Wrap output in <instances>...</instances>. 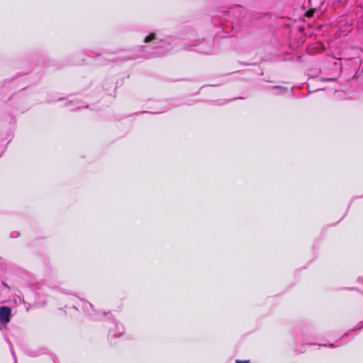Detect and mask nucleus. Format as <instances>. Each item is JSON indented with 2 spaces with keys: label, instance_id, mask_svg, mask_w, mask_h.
I'll use <instances>...</instances> for the list:
<instances>
[{
  "label": "nucleus",
  "instance_id": "nucleus-2",
  "mask_svg": "<svg viewBox=\"0 0 363 363\" xmlns=\"http://www.w3.org/2000/svg\"><path fill=\"white\" fill-rule=\"evenodd\" d=\"M156 38L155 33H151L145 38V43H148Z\"/></svg>",
  "mask_w": 363,
  "mask_h": 363
},
{
  "label": "nucleus",
  "instance_id": "nucleus-6",
  "mask_svg": "<svg viewBox=\"0 0 363 363\" xmlns=\"http://www.w3.org/2000/svg\"><path fill=\"white\" fill-rule=\"evenodd\" d=\"M11 351L13 357H14L15 363H16V358L15 353H14V351H13L12 347H11Z\"/></svg>",
  "mask_w": 363,
  "mask_h": 363
},
{
  "label": "nucleus",
  "instance_id": "nucleus-1",
  "mask_svg": "<svg viewBox=\"0 0 363 363\" xmlns=\"http://www.w3.org/2000/svg\"><path fill=\"white\" fill-rule=\"evenodd\" d=\"M11 314V308L9 306H3L0 307V318H9Z\"/></svg>",
  "mask_w": 363,
  "mask_h": 363
},
{
  "label": "nucleus",
  "instance_id": "nucleus-4",
  "mask_svg": "<svg viewBox=\"0 0 363 363\" xmlns=\"http://www.w3.org/2000/svg\"><path fill=\"white\" fill-rule=\"evenodd\" d=\"M313 13H314V11L311 9V10H308L306 13V16L308 18L310 17H312L313 15Z\"/></svg>",
  "mask_w": 363,
  "mask_h": 363
},
{
  "label": "nucleus",
  "instance_id": "nucleus-3",
  "mask_svg": "<svg viewBox=\"0 0 363 363\" xmlns=\"http://www.w3.org/2000/svg\"><path fill=\"white\" fill-rule=\"evenodd\" d=\"M10 319H0V330L2 328H6L7 323L9 322Z\"/></svg>",
  "mask_w": 363,
  "mask_h": 363
},
{
  "label": "nucleus",
  "instance_id": "nucleus-5",
  "mask_svg": "<svg viewBox=\"0 0 363 363\" xmlns=\"http://www.w3.org/2000/svg\"><path fill=\"white\" fill-rule=\"evenodd\" d=\"M236 363H249L250 360H236Z\"/></svg>",
  "mask_w": 363,
  "mask_h": 363
},
{
  "label": "nucleus",
  "instance_id": "nucleus-7",
  "mask_svg": "<svg viewBox=\"0 0 363 363\" xmlns=\"http://www.w3.org/2000/svg\"><path fill=\"white\" fill-rule=\"evenodd\" d=\"M2 284H3V286H4V287H6V288H7L9 290H10V287H9V286L6 283H5V282H2Z\"/></svg>",
  "mask_w": 363,
  "mask_h": 363
}]
</instances>
